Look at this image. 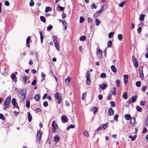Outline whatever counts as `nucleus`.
<instances>
[{"label": "nucleus", "mask_w": 148, "mask_h": 148, "mask_svg": "<svg viewBox=\"0 0 148 148\" xmlns=\"http://www.w3.org/2000/svg\"><path fill=\"white\" fill-rule=\"evenodd\" d=\"M101 125H102L103 129L104 130H105L107 127L108 123H106L105 124H102Z\"/></svg>", "instance_id": "41"}, {"label": "nucleus", "mask_w": 148, "mask_h": 148, "mask_svg": "<svg viewBox=\"0 0 148 148\" xmlns=\"http://www.w3.org/2000/svg\"><path fill=\"white\" fill-rule=\"evenodd\" d=\"M100 88H101L102 90H104L106 87V85L104 83L102 84L99 86Z\"/></svg>", "instance_id": "25"}, {"label": "nucleus", "mask_w": 148, "mask_h": 148, "mask_svg": "<svg viewBox=\"0 0 148 148\" xmlns=\"http://www.w3.org/2000/svg\"><path fill=\"white\" fill-rule=\"evenodd\" d=\"M34 97L36 101H38L40 98V96L38 94L35 95Z\"/></svg>", "instance_id": "35"}, {"label": "nucleus", "mask_w": 148, "mask_h": 148, "mask_svg": "<svg viewBox=\"0 0 148 148\" xmlns=\"http://www.w3.org/2000/svg\"><path fill=\"white\" fill-rule=\"evenodd\" d=\"M104 6L102 7L100 9V10L94 14V17H96L100 15L101 13L104 10L103 8Z\"/></svg>", "instance_id": "10"}, {"label": "nucleus", "mask_w": 148, "mask_h": 148, "mask_svg": "<svg viewBox=\"0 0 148 148\" xmlns=\"http://www.w3.org/2000/svg\"><path fill=\"white\" fill-rule=\"evenodd\" d=\"M145 17V15L144 14H141L140 15L139 20L140 21L143 20L144 19Z\"/></svg>", "instance_id": "36"}, {"label": "nucleus", "mask_w": 148, "mask_h": 148, "mask_svg": "<svg viewBox=\"0 0 148 148\" xmlns=\"http://www.w3.org/2000/svg\"><path fill=\"white\" fill-rule=\"evenodd\" d=\"M84 21V18L83 17H80L79 19V23H83Z\"/></svg>", "instance_id": "49"}, {"label": "nucleus", "mask_w": 148, "mask_h": 148, "mask_svg": "<svg viewBox=\"0 0 148 148\" xmlns=\"http://www.w3.org/2000/svg\"><path fill=\"white\" fill-rule=\"evenodd\" d=\"M107 47H111L112 44V42L111 40L109 41L107 43Z\"/></svg>", "instance_id": "31"}, {"label": "nucleus", "mask_w": 148, "mask_h": 148, "mask_svg": "<svg viewBox=\"0 0 148 148\" xmlns=\"http://www.w3.org/2000/svg\"><path fill=\"white\" fill-rule=\"evenodd\" d=\"M40 20L43 23H45L46 21L45 17L42 16H41L40 17Z\"/></svg>", "instance_id": "32"}, {"label": "nucleus", "mask_w": 148, "mask_h": 148, "mask_svg": "<svg viewBox=\"0 0 148 148\" xmlns=\"http://www.w3.org/2000/svg\"><path fill=\"white\" fill-rule=\"evenodd\" d=\"M141 31V29L140 27H138L137 29V32L138 34H140V33Z\"/></svg>", "instance_id": "61"}, {"label": "nucleus", "mask_w": 148, "mask_h": 148, "mask_svg": "<svg viewBox=\"0 0 148 148\" xmlns=\"http://www.w3.org/2000/svg\"><path fill=\"white\" fill-rule=\"evenodd\" d=\"M53 40L54 43L58 42L57 40V38L56 36H52Z\"/></svg>", "instance_id": "24"}, {"label": "nucleus", "mask_w": 148, "mask_h": 148, "mask_svg": "<svg viewBox=\"0 0 148 148\" xmlns=\"http://www.w3.org/2000/svg\"><path fill=\"white\" fill-rule=\"evenodd\" d=\"M123 97L125 99H127V93L125 92H124L123 94Z\"/></svg>", "instance_id": "34"}, {"label": "nucleus", "mask_w": 148, "mask_h": 148, "mask_svg": "<svg viewBox=\"0 0 148 148\" xmlns=\"http://www.w3.org/2000/svg\"><path fill=\"white\" fill-rule=\"evenodd\" d=\"M103 129L102 127V125H101V126H99L98 128H97L96 130L97 131H98L99 130H102Z\"/></svg>", "instance_id": "63"}, {"label": "nucleus", "mask_w": 148, "mask_h": 148, "mask_svg": "<svg viewBox=\"0 0 148 148\" xmlns=\"http://www.w3.org/2000/svg\"><path fill=\"white\" fill-rule=\"evenodd\" d=\"M51 8L50 7L47 6L45 8V12L47 13L49 11H51Z\"/></svg>", "instance_id": "23"}, {"label": "nucleus", "mask_w": 148, "mask_h": 148, "mask_svg": "<svg viewBox=\"0 0 148 148\" xmlns=\"http://www.w3.org/2000/svg\"><path fill=\"white\" fill-rule=\"evenodd\" d=\"M118 117V115L115 114L114 116V119L116 121H117V120Z\"/></svg>", "instance_id": "59"}, {"label": "nucleus", "mask_w": 148, "mask_h": 148, "mask_svg": "<svg viewBox=\"0 0 148 148\" xmlns=\"http://www.w3.org/2000/svg\"><path fill=\"white\" fill-rule=\"evenodd\" d=\"M111 69L112 71L114 73H115L116 72V69L114 65H112L111 66Z\"/></svg>", "instance_id": "26"}, {"label": "nucleus", "mask_w": 148, "mask_h": 148, "mask_svg": "<svg viewBox=\"0 0 148 148\" xmlns=\"http://www.w3.org/2000/svg\"><path fill=\"white\" fill-rule=\"evenodd\" d=\"M111 94L112 95H115L116 94V88H114L111 89L110 90Z\"/></svg>", "instance_id": "16"}, {"label": "nucleus", "mask_w": 148, "mask_h": 148, "mask_svg": "<svg viewBox=\"0 0 148 148\" xmlns=\"http://www.w3.org/2000/svg\"><path fill=\"white\" fill-rule=\"evenodd\" d=\"M29 78V77L28 76H24L23 77V79L25 84L27 82V79H28Z\"/></svg>", "instance_id": "37"}, {"label": "nucleus", "mask_w": 148, "mask_h": 148, "mask_svg": "<svg viewBox=\"0 0 148 148\" xmlns=\"http://www.w3.org/2000/svg\"><path fill=\"white\" fill-rule=\"evenodd\" d=\"M97 7V6L95 5L94 3H93L92 5H91V8L92 9L93 8H96Z\"/></svg>", "instance_id": "64"}, {"label": "nucleus", "mask_w": 148, "mask_h": 148, "mask_svg": "<svg viewBox=\"0 0 148 148\" xmlns=\"http://www.w3.org/2000/svg\"><path fill=\"white\" fill-rule=\"evenodd\" d=\"M124 117L126 119L128 120L131 118V116L130 115L128 114H126L124 115Z\"/></svg>", "instance_id": "21"}, {"label": "nucleus", "mask_w": 148, "mask_h": 148, "mask_svg": "<svg viewBox=\"0 0 148 148\" xmlns=\"http://www.w3.org/2000/svg\"><path fill=\"white\" fill-rule=\"evenodd\" d=\"M132 59L134 66L135 68H137L138 67V65L136 57L134 56H133Z\"/></svg>", "instance_id": "9"}, {"label": "nucleus", "mask_w": 148, "mask_h": 148, "mask_svg": "<svg viewBox=\"0 0 148 148\" xmlns=\"http://www.w3.org/2000/svg\"><path fill=\"white\" fill-rule=\"evenodd\" d=\"M63 25L64 26V29L66 30V29L67 27V24L65 20H63L61 21Z\"/></svg>", "instance_id": "20"}, {"label": "nucleus", "mask_w": 148, "mask_h": 148, "mask_svg": "<svg viewBox=\"0 0 148 148\" xmlns=\"http://www.w3.org/2000/svg\"><path fill=\"white\" fill-rule=\"evenodd\" d=\"M41 76L42 77V81H43L45 80V77L46 76V75L43 73V72H42L41 73Z\"/></svg>", "instance_id": "44"}, {"label": "nucleus", "mask_w": 148, "mask_h": 148, "mask_svg": "<svg viewBox=\"0 0 148 148\" xmlns=\"http://www.w3.org/2000/svg\"><path fill=\"white\" fill-rule=\"evenodd\" d=\"M86 37L85 36H82L80 38V41H83L85 40L86 39Z\"/></svg>", "instance_id": "39"}, {"label": "nucleus", "mask_w": 148, "mask_h": 148, "mask_svg": "<svg viewBox=\"0 0 148 148\" xmlns=\"http://www.w3.org/2000/svg\"><path fill=\"white\" fill-rule=\"evenodd\" d=\"M83 135L84 136L86 137H88L89 136V134L88 132L86 130H85L84 131Z\"/></svg>", "instance_id": "28"}, {"label": "nucleus", "mask_w": 148, "mask_h": 148, "mask_svg": "<svg viewBox=\"0 0 148 148\" xmlns=\"http://www.w3.org/2000/svg\"><path fill=\"white\" fill-rule=\"evenodd\" d=\"M16 100L15 98L12 99V103L13 106V107L14 108H16L18 109V110L19 109L18 106V105L17 103H16Z\"/></svg>", "instance_id": "7"}, {"label": "nucleus", "mask_w": 148, "mask_h": 148, "mask_svg": "<svg viewBox=\"0 0 148 148\" xmlns=\"http://www.w3.org/2000/svg\"><path fill=\"white\" fill-rule=\"evenodd\" d=\"M116 86L118 87H119L120 86V81L119 80H116Z\"/></svg>", "instance_id": "42"}, {"label": "nucleus", "mask_w": 148, "mask_h": 148, "mask_svg": "<svg viewBox=\"0 0 148 148\" xmlns=\"http://www.w3.org/2000/svg\"><path fill=\"white\" fill-rule=\"evenodd\" d=\"M123 36L122 34H119L118 36V38L119 40H121L123 39Z\"/></svg>", "instance_id": "40"}, {"label": "nucleus", "mask_w": 148, "mask_h": 148, "mask_svg": "<svg viewBox=\"0 0 148 148\" xmlns=\"http://www.w3.org/2000/svg\"><path fill=\"white\" fill-rule=\"evenodd\" d=\"M114 33V32H110L108 34V37L110 38H112Z\"/></svg>", "instance_id": "43"}, {"label": "nucleus", "mask_w": 148, "mask_h": 148, "mask_svg": "<svg viewBox=\"0 0 148 148\" xmlns=\"http://www.w3.org/2000/svg\"><path fill=\"white\" fill-rule=\"evenodd\" d=\"M136 109L138 111L140 112H142V109L139 106H136Z\"/></svg>", "instance_id": "38"}, {"label": "nucleus", "mask_w": 148, "mask_h": 148, "mask_svg": "<svg viewBox=\"0 0 148 148\" xmlns=\"http://www.w3.org/2000/svg\"><path fill=\"white\" fill-rule=\"evenodd\" d=\"M98 108L96 107H95L94 108V110L93 113L94 114H95L97 111L98 110Z\"/></svg>", "instance_id": "60"}, {"label": "nucleus", "mask_w": 148, "mask_h": 148, "mask_svg": "<svg viewBox=\"0 0 148 148\" xmlns=\"http://www.w3.org/2000/svg\"><path fill=\"white\" fill-rule=\"evenodd\" d=\"M43 105L45 107L47 106H48V103L47 102V101H45L43 103Z\"/></svg>", "instance_id": "55"}, {"label": "nucleus", "mask_w": 148, "mask_h": 148, "mask_svg": "<svg viewBox=\"0 0 148 148\" xmlns=\"http://www.w3.org/2000/svg\"><path fill=\"white\" fill-rule=\"evenodd\" d=\"M108 113L110 116L114 114V111L112 108H109L108 110Z\"/></svg>", "instance_id": "17"}, {"label": "nucleus", "mask_w": 148, "mask_h": 148, "mask_svg": "<svg viewBox=\"0 0 148 148\" xmlns=\"http://www.w3.org/2000/svg\"><path fill=\"white\" fill-rule=\"evenodd\" d=\"M71 78L70 77H69L66 78L65 79V82H67L68 83H69L71 81Z\"/></svg>", "instance_id": "47"}, {"label": "nucleus", "mask_w": 148, "mask_h": 148, "mask_svg": "<svg viewBox=\"0 0 148 148\" xmlns=\"http://www.w3.org/2000/svg\"><path fill=\"white\" fill-rule=\"evenodd\" d=\"M4 109H5L8 108L9 105V96H8L4 102Z\"/></svg>", "instance_id": "6"}, {"label": "nucleus", "mask_w": 148, "mask_h": 148, "mask_svg": "<svg viewBox=\"0 0 148 148\" xmlns=\"http://www.w3.org/2000/svg\"><path fill=\"white\" fill-rule=\"evenodd\" d=\"M124 82L125 84H126L127 82V79L128 78L129 76L127 75H124Z\"/></svg>", "instance_id": "15"}, {"label": "nucleus", "mask_w": 148, "mask_h": 148, "mask_svg": "<svg viewBox=\"0 0 148 148\" xmlns=\"http://www.w3.org/2000/svg\"><path fill=\"white\" fill-rule=\"evenodd\" d=\"M61 119L62 122L63 123H66L68 121L67 117L65 115L62 116Z\"/></svg>", "instance_id": "14"}, {"label": "nucleus", "mask_w": 148, "mask_h": 148, "mask_svg": "<svg viewBox=\"0 0 148 148\" xmlns=\"http://www.w3.org/2000/svg\"><path fill=\"white\" fill-rule=\"evenodd\" d=\"M125 3H126L125 1H123L120 4H119V5L120 7H123V5L125 4Z\"/></svg>", "instance_id": "45"}, {"label": "nucleus", "mask_w": 148, "mask_h": 148, "mask_svg": "<svg viewBox=\"0 0 148 148\" xmlns=\"http://www.w3.org/2000/svg\"><path fill=\"white\" fill-rule=\"evenodd\" d=\"M19 99L21 101H23L25 98L26 95L25 93H23L19 95Z\"/></svg>", "instance_id": "11"}, {"label": "nucleus", "mask_w": 148, "mask_h": 148, "mask_svg": "<svg viewBox=\"0 0 148 148\" xmlns=\"http://www.w3.org/2000/svg\"><path fill=\"white\" fill-rule=\"evenodd\" d=\"M30 39V37H28L26 39V45L28 47H30V45H29V40Z\"/></svg>", "instance_id": "18"}, {"label": "nucleus", "mask_w": 148, "mask_h": 148, "mask_svg": "<svg viewBox=\"0 0 148 148\" xmlns=\"http://www.w3.org/2000/svg\"><path fill=\"white\" fill-rule=\"evenodd\" d=\"M106 75L105 73H102L100 75V77L102 78H104L106 77Z\"/></svg>", "instance_id": "54"}, {"label": "nucleus", "mask_w": 148, "mask_h": 148, "mask_svg": "<svg viewBox=\"0 0 148 148\" xmlns=\"http://www.w3.org/2000/svg\"><path fill=\"white\" fill-rule=\"evenodd\" d=\"M42 133V132L40 130L38 131L37 132L36 139L38 143L40 142L41 138Z\"/></svg>", "instance_id": "3"}, {"label": "nucleus", "mask_w": 148, "mask_h": 148, "mask_svg": "<svg viewBox=\"0 0 148 148\" xmlns=\"http://www.w3.org/2000/svg\"><path fill=\"white\" fill-rule=\"evenodd\" d=\"M130 123L132 125H134L135 123V119L133 117L130 119Z\"/></svg>", "instance_id": "22"}, {"label": "nucleus", "mask_w": 148, "mask_h": 148, "mask_svg": "<svg viewBox=\"0 0 148 148\" xmlns=\"http://www.w3.org/2000/svg\"><path fill=\"white\" fill-rule=\"evenodd\" d=\"M95 21L96 22V25L97 26H99L101 23V21L97 18H96L95 19Z\"/></svg>", "instance_id": "29"}, {"label": "nucleus", "mask_w": 148, "mask_h": 148, "mask_svg": "<svg viewBox=\"0 0 148 148\" xmlns=\"http://www.w3.org/2000/svg\"><path fill=\"white\" fill-rule=\"evenodd\" d=\"M54 140L56 142L59 141L60 140V138L58 135H56L54 137Z\"/></svg>", "instance_id": "30"}, {"label": "nucleus", "mask_w": 148, "mask_h": 148, "mask_svg": "<svg viewBox=\"0 0 148 148\" xmlns=\"http://www.w3.org/2000/svg\"><path fill=\"white\" fill-rule=\"evenodd\" d=\"M75 127V126L74 125L71 124L67 127L66 129L67 130H69L70 128H74Z\"/></svg>", "instance_id": "33"}, {"label": "nucleus", "mask_w": 148, "mask_h": 148, "mask_svg": "<svg viewBox=\"0 0 148 148\" xmlns=\"http://www.w3.org/2000/svg\"><path fill=\"white\" fill-rule=\"evenodd\" d=\"M55 44V46L58 51H59L60 50V46L58 42L54 43Z\"/></svg>", "instance_id": "19"}, {"label": "nucleus", "mask_w": 148, "mask_h": 148, "mask_svg": "<svg viewBox=\"0 0 148 148\" xmlns=\"http://www.w3.org/2000/svg\"><path fill=\"white\" fill-rule=\"evenodd\" d=\"M97 54L99 58H101L102 56V50L100 49L97 50Z\"/></svg>", "instance_id": "12"}, {"label": "nucleus", "mask_w": 148, "mask_h": 148, "mask_svg": "<svg viewBox=\"0 0 148 148\" xmlns=\"http://www.w3.org/2000/svg\"><path fill=\"white\" fill-rule=\"evenodd\" d=\"M37 82V80L36 79H34L32 82V85H35L36 84Z\"/></svg>", "instance_id": "53"}, {"label": "nucleus", "mask_w": 148, "mask_h": 148, "mask_svg": "<svg viewBox=\"0 0 148 148\" xmlns=\"http://www.w3.org/2000/svg\"><path fill=\"white\" fill-rule=\"evenodd\" d=\"M4 4L5 6H8L9 5V3L7 1H5L4 2Z\"/></svg>", "instance_id": "56"}, {"label": "nucleus", "mask_w": 148, "mask_h": 148, "mask_svg": "<svg viewBox=\"0 0 148 148\" xmlns=\"http://www.w3.org/2000/svg\"><path fill=\"white\" fill-rule=\"evenodd\" d=\"M90 74L89 71H87L86 75V83L87 85H89L91 82L90 79Z\"/></svg>", "instance_id": "4"}, {"label": "nucleus", "mask_w": 148, "mask_h": 148, "mask_svg": "<svg viewBox=\"0 0 148 148\" xmlns=\"http://www.w3.org/2000/svg\"><path fill=\"white\" fill-rule=\"evenodd\" d=\"M55 99L58 100V104L60 103L62 100L61 94L57 92L55 94Z\"/></svg>", "instance_id": "1"}, {"label": "nucleus", "mask_w": 148, "mask_h": 148, "mask_svg": "<svg viewBox=\"0 0 148 148\" xmlns=\"http://www.w3.org/2000/svg\"><path fill=\"white\" fill-rule=\"evenodd\" d=\"M11 78L14 82L16 83L17 81L16 77L14 73H12L11 76Z\"/></svg>", "instance_id": "13"}, {"label": "nucleus", "mask_w": 148, "mask_h": 148, "mask_svg": "<svg viewBox=\"0 0 148 148\" xmlns=\"http://www.w3.org/2000/svg\"><path fill=\"white\" fill-rule=\"evenodd\" d=\"M52 126L53 132L55 133V131L58 128V126L57 124L55 123V121H53L52 123Z\"/></svg>", "instance_id": "8"}, {"label": "nucleus", "mask_w": 148, "mask_h": 148, "mask_svg": "<svg viewBox=\"0 0 148 148\" xmlns=\"http://www.w3.org/2000/svg\"><path fill=\"white\" fill-rule=\"evenodd\" d=\"M145 101H142L140 102V105L141 106H144L145 104Z\"/></svg>", "instance_id": "58"}, {"label": "nucleus", "mask_w": 148, "mask_h": 148, "mask_svg": "<svg viewBox=\"0 0 148 148\" xmlns=\"http://www.w3.org/2000/svg\"><path fill=\"white\" fill-rule=\"evenodd\" d=\"M137 98V96L135 95L131 97L130 99L127 101V103L129 105L130 103H133L135 102Z\"/></svg>", "instance_id": "2"}, {"label": "nucleus", "mask_w": 148, "mask_h": 148, "mask_svg": "<svg viewBox=\"0 0 148 148\" xmlns=\"http://www.w3.org/2000/svg\"><path fill=\"white\" fill-rule=\"evenodd\" d=\"M30 102L29 101H27L26 106L27 108H28L30 107Z\"/></svg>", "instance_id": "48"}, {"label": "nucleus", "mask_w": 148, "mask_h": 148, "mask_svg": "<svg viewBox=\"0 0 148 148\" xmlns=\"http://www.w3.org/2000/svg\"><path fill=\"white\" fill-rule=\"evenodd\" d=\"M52 26L51 25H50L47 27V30L48 31H50L52 29Z\"/></svg>", "instance_id": "52"}, {"label": "nucleus", "mask_w": 148, "mask_h": 148, "mask_svg": "<svg viewBox=\"0 0 148 148\" xmlns=\"http://www.w3.org/2000/svg\"><path fill=\"white\" fill-rule=\"evenodd\" d=\"M28 115V120L29 122H31L32 119V116L31 115L29 112H28L27 113Z\"/></svg>", "instance_id": "27"}, {"label": "nucleus", "mask_w": 148, "mask_h": 148, "mask_svg": "<svg viewBox=\"0 0 148 148\" xmlns=\"http://www.w3.org/2000/svg\"><path fill=\"white\" fill-rule=\"evenodd\" d=\"M136 86L138 87H139L141 85V82L139 81H137L136 83Z\"/></svg>", "instance_id": "46"}, {"label": "nucleus", "mask_w": 148, "mask_h": 148, "mask_svg": "<svg viewBox=\"0 0 148 148\" xmlns=\"http://www.w3.org/2000/svg\"><path fill=\"white\" fill-rule=\"evenodd\" d=\"M86 93H83L82 94V99L84 100V99L86 97Z\"/></svg>", "instance_id": "62"}, {"label": "nucleus", "mask_w": 148, "mask_h": 148, "mask_svg": "<svg viewBox=\"0 0 148 148\" xmlns=\"http://www.w3.org/2000/svg\"><path fill=\"white\" fill-rule=\"evenodd\" d=\"M139 73L140 77L142 79H144V74L143 73V67L142 66H140L139 68Z\"/></svg>", "instance_id": "5"}, {"label": "nucleus", "mask_w": 148, "mask_h": 148, "mask_svg": "<svg viewBox=\"0 0 148 148\" xmlns=\"http://www.w3.org/2000/svg\"><path fill=\"white\" fill-rule=\"evenodd\" d=\"M111 106L112 107H114L115 106V104L114 102L113 101H112L110 102Z\"/></svg>", "instance_id": "50"}, {"label": "nucleus", "mask_w": 148, "mask_h": 148, "mask_svg": "<svg viewBox=\"0 0 148 148\" xmlns=\"http://www.w3.org/2000/svg\"><path fill=\"white\" fill-rule=\"evenodd\" d=\"M147 88V86H142V90L143 92H145V90Z\"/></svg>", "instance_id": "51"}, {"label": "nucleus", "mask_w": 148, "mask_h": 148, "mask_svg": "<svg viewBox=\"0 0 148 148\" xmlns=\"http://www.w3.org/2000/svg\"><path fill=\"white\" fill-rule=\"evenodd\" d=\"M0 119L2 120H5V118L4 117L3 115L2 114H0Z\"/></svg>", "instance_id": "57"}]
</instances>
